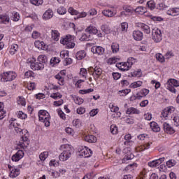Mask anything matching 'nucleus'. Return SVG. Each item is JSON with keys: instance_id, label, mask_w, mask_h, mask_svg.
Instances as JSON below:
<instances>
[{"instance_id": "obj_2", "label": "nucleus", "mask_w": 179, "mask_h": 179, "mask_svg": "<svg viewBox=\"0 0 179 179\" xmlns=\"http://www.w3.org/2000/svg\"><path fill=\"white\" fill-rule=\"evenodd\" d=\"M38 62L32 63L30 66L33 71H41L44 69V64H47V56L39 55L37 59Z\"/></svg>"}, {"instance_id": "obj_32", "label": "nucleus", "mask_w": 179, "mask_h": 179, "mask_svg": "<svg viewBox=\"0 0 179 179\" xmlns=\"http://www.w3.org/2000/svg\"><path fill=\"white\" fill-rule=\"evenodd\" d=\"M147 6L151 10H153L156 8V3L153 0H150L147 2Z\"/></svg>"}, {"instance_id": "obj_13", "label": "nucleus", "mask_w": 179, "mask_h": 179, "mask_svg": "<svg viewBox=\"0 0 179 179\" xmlns=\"http://www.w3.org/2000/svg\"><path fill=\"white\" fill-rule=\"evenodd\" d=\"M24 132L25 134H24L23 137V149H24V148H27V146H29V145L30 144V140H29V138H30V134H29V131L27 130H25Z\"/></svg>"}, {"instance_id": "obj_36", "label": "nucleus", "mask_w": 179, "mask_h": 179, "mask_svg": "<svg viewBox=\"0 0 179 179\" xmlns=\"http://www.w3.org/2000/svg\"><path fill=\"white\" fill-rule=\"evenodd\" d=\"M95 52L99 54V55H103L104 54V48L101 46H98L95 48Z\"/></svg>"}, {"instance_id": "obj_7", "label": "nucleus", "mask_w": 179, "mask_h": 179, "mask_svg": "<svg viewBox=\"0 0 179 179\" xmlns=\"http://www.w3.org/2000/svg\"><path fill=\"white\" fill-rule=\"evenodd\" d=\"M152 40H154L155 43H160V41L163 40V37L162 36V31L158 29H153L152 32Z\"/></svg>"}, {"instance_id": "obj_45", "label": "nucleus", "mask_w": 179, "mask_h": 179, "mask_svg": "<svg viewBox=\"0 0 179 179\" xmlns=\"http://www.w3.org/2000/svg\"><path fill=\"white\" fill-rule=\"evenodd\" d=\"M57 13L59 15H65L66 13V9L64 7H60L57 9Z\"/></svg>"}, {"instance_id": "obj_23", "label": "nucleus", "mask_w": 179, "mask_h": 179, "mask_svg": "<svg viewBox=\"0 0 179 179\" xmlns=\"http://www.w3.org/2000/svg\"><path fill=\"white\" fill-rule=\"evenodd\" d=\"M102 14L106 17H113V16H115L116 13L113 12L111 10H104L102 11Z\"/></svg>"}, {"instance_id": "obj_3", "label": "nucleus", "mask_w": 179, "mask_h": 179, "mask_svg": "<svg viewBox=\"0 0 179 179\" xmlns=\"http://www.w3.org/2000/svg\"><path fill=\"white\" fill-rule=\"evenodd\" d=\"M75 36L72 35H67L65 38L60 41L61 44L66 45V48H75Z\"/></svg>"}, {"instance_id": "obj_38", "label": "nucleus", "mask_w": 179, "mask_h": 179, "mask_svg": "<svg viewBox=\"0 0 179 179\" xmlns=\"http://www.w3.org/2000/svg\"><path fill=\"white\" fill-rule=\"evenodd\" d=\"M32 5H35L36 6H40V5H43V0H29Z\"/></svg>"}, {"instance_id": "obj_58", "label": "nucleus", "mask_w": 179, "mask_h": 179, "mask_svg": "<svg viewBox=\"0 0 179 179\" xmlns=\"http://www.w3.org/2000/svg\"><path fill=\"white\" fill-rule=\"evenodd\" d=\"M38 114L45 115V117H47V115H48V117H50V113H48V112H47V110H39Z\"/></svg>"}, {"instance_id": "obj_27", "label": "nucleus", "mask_w": 179, "mask_h": 179, "mask_svg": "<svg viewBox=\"0 0 179 179\" xmlns=\"http://www.w3.org/2000/svg\"><path fill=\"white\" fill-rule=\"evenodd\" d=\"M111 50H112V52L117 53V52L120 51V45L117 43H112Z\"/></svg>"}, {"instance_id": "obj_10", "label": "nucleus", "mask_w": 179, "mask_h": 179, "mask_svg": "<svg viewBox=\"0 0 179 179\" xmlns=\"http://www.w3.org/2000/svg\"><path fill=\"white\" fill-rule=\"evenodd\" d=\"M163 162H164V157L159 158L158 159L150 162L148 163V166L149 167H152V168L158 167V166H160V164H162Z\"/></svg>"}, {"instance_id": "obj_26", "label": "nucleus", "mask_w": 179, "mask_h": 179, "mask_svg": "<svg viewBox=\"0 0 179 179\" xmlns=\"http://www.w3.org/2000/svg\"><path fill=\"white\" fill-rule=\"evenodd\" d=\"M101 29L104 34H110V33L111 32L110 28L108 27V25L107 24L101 25Z\"/></svg>"}, {"instance_id": "obj_31", "label": "nucleus", "mask_w": 179, "mask_h": 179, "mask_svg": "<svg viewBox=\"0 0 179 179\" xmlns=\"http://www.w3.org/2000/svg\"><path fill=\"white\" fill-rule=\"evenodd\" d=\"M0 23H9V17L8 15H0Z\"/></svg>"}, {"instance_id": "obj_42", "label": "nucleus", "mask_w": 179, "mask_h": 179, "mask_svg": "<svg viewBox=\"0 0 179 179\" xmlns=\"http://www.w3.org/2000/svg\"><path fill=\"white\" fill-rule=\"evenodd\" d=\"M156 59L159 62H164V56L160 53L156 54Z\"/></svg>"}, {"instance_id": "obj_50", "label": "nucleus", "mask_w": 179, "mask_h": 179, "mask_svg": "<svg viewBox=\"0 0 179 179\" xmlns=\"http://www.w3.org/2000/svg\"><path fill=\"white\" fill-rule=\"evenodd\" d=\"M76 104H78V105H80V104H83V99L82 98H79V97H77L75 100H74Z\"/></svg>"}, {"instance_id": "obj_41", "label": "nucleus", "mask_w": 179, "mask_h": 179, "mask_svg": "<svg viewBox=\"0 0 179 179\" xmlns=\"http://www.w3.org/2000/svg\"><path fill=\"white\" fill-rule=\"evenodd\" d=\"M131 92V90H121V91H119L118 92V94L120 96H127V94H128V93H130Z\"/></svg>"}, {"instance_id": "obj_57", "label": "nucleus", "mask_w": 179, "mask_h": 179, "mask_svg": "<svg viewBox=\"0 0 179 179\" xmlns=\"http://www.w3.org/2000/svg\"><path fill=\"white\" fill-rule=\"evenodd\" d=\"M135 99L137 100H141V99H142V97H143V95L142 94V92L140 91L139 92H138L135 96H134Z\"/></svg>"}, {"instance_id": "obj_11", "label": "nucleus", "mask_w": 179, "mask_h": 179, "mask_svg": "<svg viewBox=\"0 0 179 179\" xmlns=\"http://www.w3.org/2000/svg\"><path fill=\"white\" fill-rule=\"evenodd\" d=\"M39 121H41L45 124V127H50V117L48 115L45 116L44 115L38 114Z\"/></svg>"}, {"instance_id": "obj_47", "label": "nucleus", "mask_w": 179, "mask_h": 179, "mask_svg": "<svg viewBox=\"0 0 179 179\" xmlns=\"http://www.w3.org/2000/svg\"><path fill=\"white\" fill-rule=\"evenodd\" d=\"M80 41H89L90 38H89V36L86 35V34H83L82 36L80 38Z\"/></svg>"}, {"instance_id": "obj_59", "label": "nucleus", "mask_w": 179, "mask_h": 179, "mask_svg": "<svg viewBox=\"0 0 179 179\" xmlns=\"http://www.w3.org/2000/svg\"><path fill=\"white\" fill-rule=\"evenodd\" d=\"M144 118L147 121H150V120H152V114H150V113L144 114Z\"/></svg>"}, {"instance_id": "obj_22", "label": "nucleus", "mask_w": 179, "mask_h": 179, "mask_svg": "<svg viewBox=\"0 0 179 179\" xmlns=\"http://www.w3.org/2000/svg\"><path fill=\"white\" fill-rule=\"evenodd\" d=\"M86 33H89V34H97V28L96 27L90 26L87 29H85Z\"/></svg>"}, {"instance_id": "obj_43", "label": "nucleus", "mask_w": 179, "mask_h": 179, "mask_svg": "<svg viewBox=\"0 0 179 179\" xmlns=\"http://www.w3.org/2000/svg\"><path fill=\"white\" fill-rule=\"evenodd\" d=\"M92 92H94V90L92 88H90L88 90H81L79 91V93L80 94H86L87 93H92Z\"/></svg>"}, {"instance_id": "obj_64", "label": "nucleus", "mask_w": 179, "mask_h": 179, "mask_svg": "<svg viewBox=\"0 0 179 179\" xmlns=\"http://www.w3.org/2000/svg\"><path fill=\"white\" fill-rule=\"evenodd\" d=\"M65 65H71L72 64V59L66 57L64 59Z\"/></svg>"}, {"instance_id": "obj_34", "label": "nucleus", "mask_w": 179, "mask_h": 179, "mask_svg": "<svg viewBox=\"0 0 179 179\" xmlns=\"http://www.w3.org/2000/svg\"><path fill=\"white\" fill-rule=\"evenodd\" d=\"M11 19L14 22H17L19 20V19H20V15H19V13H17L16 12H13L12 13Z\"/></svg>"}, {"instance_id": "obj_1", "label": "nucleus", "mask_w": 179, "mask_h": 179, "mask_svg": "<svg viewBox=\"0 0 179 179\" xmlns=\"http://www.w3.org/2000/svg\"><path fill=\"white\" fill-rule=\"evenodd\" d=\"M61 149L63 152L59 156V159L62 162H66V160H68L72 156V146L69 144L62 145H61Z\"/></svg>"}, {"instance_id": "obj_63", "label": "nucleus", "mask_w": 179, "mask_h": 179, "mask_svg": "<svg viewBox=\"0 0 179 179\" xmlns=\"http://www.w3.org/2000/svg\"><path fill=\"white\" fill-rule=\"evenodd\" d=\"M117 59H118L115 58V57L110 58L108 59V63L110 64V65H111L112 64H115V62H117Z\"/></svg>"}, {"instance_id": "obj_9", "label": "nucleus", "mask_w": 179, "mask_h": 179, "mask_svg": "<svg viewBox=\"0 0 179 179\" xmlns=\"http://www.w3.org/2000/svg\"><path fill=\"white\" fill-rule=\"evenodd\" d=\"M90 71H93L92 76L96 78V79H99L101 76V73H103V69L99 66H95L94 68L90 67Z\"/></svg>"}, {"instance_id": "obj_14", "label": "nucleus", "mask_w": 179, "mask_h": 179, "mask_svg": "<svg viewBox=\"0 0 179 179\" xmlns=\"http://www.w3.org/2000/svg\"><path fill=\"white\" fill-rule=\"evenodd\" d=\"M52 16H54V13L52 12V9L49 8L43 13V19L44 20H48L49 19H51Z\"/></svg>"}, {"instance_id": "obj_21", "label": "nucleus", "mask_w": 179, "mask_h": 179, "mask_svg": "<svg viewBox=\"0 0 179 179\" xmlns=\"http://www.w3.org/2000/svg\"><path fill=\"white\" fill-rule=\"evenodd\" d=\"M126 114H128L129 115H130V114H141V111L136 108L131 107L127 108Z\"/></svg>"}, {"instance_id": "obj_56", "label": "nucleus", "mask_w": 179, "mask_h": 179, "mask_svg": "<svg viewBox=\"0 0 179 179\" xmlns=\"http://www.w3.org/2000/svg\"><path fill=\"white\" fill-rule=\"evenodd\" d=\"M36 61V57H31L27 60V64H31V65L32 64H34Z\"/></svg>"}, {"instance_id": "obj_37", "label": "nucleus", "mask_w": 179, "mask_h": 179, "mask_svg": "<svg viewBox=\"0 0 179 179\" xmlns=\"http://www.w3.org/2000/svg\"><path fill=\"white\" fill-rule=\"evenodd\" d=\"M50 97L52 99H54V100H57L58 99L62 98V94H61V93L59 92L53 93L50 95Z\"/></svg>"}, {"instance_id": "obj_15", "label": "nucleus", "mask_w": 179, "mask_h": 179, "mask_svg": "<svg viewBox=\"0 0 179 179\" xmlns=\"http://www.w3.org/2000/svg\"><path fill=\"white\" fill-rule=\"evenodd\" d=\"M23 158V150H18L17 152L12 156L13 162H19L20 159Z\"/></svg>"}, {"instance_id": "obj_20", "label": "nucleus", "mask_w": 179, "mask_h": 179, "mask_svg": "<svg viewBox=\"0 0 179 179\" xmlns=\"http://www.w3.org/2000/svg\"><path fill=\"white\" fill-rule=\"evenodd\" d=\"M19 174H20V171L14 168L10 171L9 176L11 178H16Z\"/></svg>"}, {"instance_id": "obj_17", "label": "nucleus", "mask_w": 179, "mask_h": 179, "mask_svg": "<svg viewBox=\"0 0 179 179\" xmlns=\"http://www.w3.org/2000/svg\"><path fill=\"white\" fill-rule=\"evenodd\" d=\"M84 139L86 142H89V143H95V142H97V138L93 135L86 136Z\"/></svg>"}, {"instance_id": "obj_46", "label": "nucleus", "mask_w": 179, "mask_h": 179, "mask_svg": "<svg viewBox=\"0 0 179 179\" xmlns=\"http://www.w3.org/2000/svg\"><path fill=\"white\" fill-rule=\"evenodd\" d=\"M34 73L32 71H26L24 73V78H29L33 77Z\"/></svg>"}, {"instance_id": "obj_33", "label": "nucleus", "mask_w": 179, "mask_h": 179, "mask_svg": "<svg viewBox=\"0 0 179 179\" xmlns=\"http://www.w3.org/2000/svg\"><path fill=\"white\" fill-rule=\"evenodd\" d=\"M48 157V152H47V151H45V152L41 153L39 155V159L42 162H44V160H45V159H47Z\"/></svg>"}, {"instance_id": "obj_51", "label": "nucleus", "mask_w": 179, "mask_h": 179, "mask_svg": "<svg viewBox=\"0 0 179 179\" xmlns=\"http://www.w3.org/2000/svg\"><path fill=\"white\" fill-rule=\"evenodd\" d=\"M60 60L58 57H53L50 59V64H59Z\"/></svg>"}, {"instance_id": "obj_6", "label": "nucleus", "mask_w": 179, "mask_h": 179, "mask_svg": "<svg viewBox=\"0 0 179 179\" xmlns=\"http://www.w3.org/2000/svg\"><path fill=\"white\" fill-rule=\"evenodd\" d=\"M1 82H12L14 79H16V73L13 71H7L1 74Z\"/></svg>"}, {"instance_id": "obj_35", "label": "nucleus", "mask_w": 179, "mask_h": 179, "mask_svg": "<svg viewBox=\"0 0 179 179\" xmlns=\"http://www.w3.org/2000/svg\"><path fill=\"white\" fill-rule=\"evenodd\" d=\"M110 130L113 135H117V134H118V127L114 124L110 126Z\"/></svg>"}, {"instance_id": "obj_62", "label": "nucleus", "mask_w": 179, "mask_h": 179, "mask_svg": "<svg viewBox=\"0 0 179 179\" xmlns=\"http://www.w3.org/2000/svg\"><path fill=\"white\" fill-rule=\"evenodd\" d=\"M57 113H58L60 118H62V120H65V113H64L62 110H58Z\"/></svg>"}, {"instance_id": "obj_18", "label": "nucleus", "mask_w": 179, "mask_h": 179, "mask_svg": "<svg viewBox=\"0 0 179 179\" xmlns=\"http://www.w3.org/2000/svg\"><path fill=\"white\" fill-rule=\"evenodd\" d=\"M167 15L170 16H178L179 15V8H173L167 11Z\"/></svg>"}, {"instance_id": "obj_53", "label": "nucleus", "mask_w": 179, "mask_h": 179, "mask_svg": "<svg viewBox=\"0 0 179 179\" xmlns=\"http://www.w3.org/2000/svg\"><path fill=\"white\" fill-rule=\"evenodd\" d=\"M112 75L115 80H118V79L121 78V75L120 74V73H113Z\"/></svg>"}, {"instance_id": "obj_16", "label": "nucleus", "mask_w": 179, "mask_h": 179, "mask_svg": "<svg viewBox=\"0 0 179 179\" xmlns=\"http://www.w3.org/2000/svg\"><path fill=\"white\" fill-rule=\"evenodd\" d=\"M164 130L166 134H169L171 135V134H174L176 131H174V129L170 126L168 123H164L163 124Z\"/></svg>"}, {"instance_id": "obj_60", "label": "nucleus", "mask_w": 179, "mask_h": 179, "mask_svg": "<svg viewBox=\"0 0 179 179\" xmlns=\"http://www.w3.org/2000/svg\"><path fill=\"white\" fill-rule=\"evenodd\" d=\"M34 89H36V83H31L28 85V90H34Z\"/></svg>"}, {"instance_id": "obj_12", "label": "nucleus", "mask_w": 179, "mask_h": 179, "mask_svg": "<svg viewBox=\"0 0 179 179\" xmlns=\"http://www.w3.org/2000/svg\"><path fill=\"white\" fill-rule=\"evenodd\" d=\"M133 38H134L136 41H142L143 38V33L139 30L133 31Z\"/></svg>"}, {"instance_id": "obj_28", "label": "nucleus", "mask_w": 179, "mask_h": 179, "mask_svg": "<svg viewBox=\"0 0 179 179\" xmlns=\"http://www.w3.org/2000/svg\"><path fill=\"white\" fill-rule=\"evenodd\" d=\"M81 153L84 155L85 157H90V156L93 155V151L89 148H87L85 150H83Z\"/></svg>"}, {"instance_id": "obj_49", "label": "nucleus", "mask_w": 179, "mask_h": 179, "mask_svg": "<svg viewBox=\"0 0 179 179\" xmlns=\"http://www.w3.org/2000/svg\"><path fill=\"white\" fill-rule=\"evenodd\" d=\"M85 113H86V109H85V108L80 107L77 108V114L82 115V114H85Z\"/></svg>"}, {"instance_id": "obj_48", "label": "nucleus", "mask_w": 179, "mask_h": 179, "mask_svg": "<svg viewBox=\"0 0 179 179\" xmlns=\"http://www.w3.org/2000/svg\"><path fill=\"white\" fill-rule=\"evenodd\" d=\"M80 75H81L83 78H86V75H87V70L86 69H80Z\"/></svg>"}, {"instance_id": "obj_24", "label": "nucleus", "mask_w": 179, "mask_h": 179, "mask_svg": "<svg viewBox=\"0 0 179 179\" xmlns=\"http://www.w3.org/2000/svg\"><path fill=\"white\" fill-rule=\"evenodd\" d=\"M76 57L78 60L83 59L86 57V52L84 50L79 51L76 53Z\"/></svg>"}, {"instance_id": "obj_25", "label": "nucleus", "mask_w": 179, "mask_h": 179, "mask_svg": "<svg viewBox=\"0 0 179 179\" xmlns=\"http://www.w3.org/2000/svg\"><path fill=\"white\" fill-rule=\"evenodd\" d=\"M52 38L55 40V41H58L59 40V33L57 30H52Z\"/></svg>"}, {"instance_id": "obj_29", "label": "nucleus", "mask_w": 179, "mask_h": 179, "mask_svg": "<svg viewBox=\"0 0 179 179\" xmlns=\"http://www.w3.org/2000/svg\"><path fill=\"white\" fill-rule=\"evenodd\" d=\"M141 29H142L143 31L146 33V34H149L150 33V27L145 24H142L141 25Z\"/></svg>"}, {"instance_id": "obj_39", "label": "nucleus", "mask_w": 179, "mask_h": 179, "mask_svg": "<svg viewBox=\"0 0 179 179\" xmlns=\"http://www.w3.org/2000/svg\"><path fill=\"white\" fill-rule=\"evenodd\" d=\"M140 86H142L141 81L134 82L130 85V87H132L133 89H136V87H140Z\"/></svg>"}, {"instance_id": "obj_19", "label": "nucleus", "mask_w": 179, "mask_h": 179, "mask_svg": "<svg viewBox=\"0 0 179 179\" xmlns=\"http://www.w3.org/2000/svg\"><path fill=\"white\" fill-rule=\"evenodd\" d=\"M150 127L154 132H160V127L155 122H150Z\"/></svg>"}, {"instance_id": "obj_61", "label": "nucleus", "mask_w": 179, "mask_h": 179, "mask_svg": "<svg viewBox=\"0 0 179 179\" xmlns=\"http://www.w3.org/2000/svg\"><path fill=\"white\" fill-rule=\"evenodd\" d=\"M38 37H40V34L38 33V31H34L32 33V38H38Z\"/></svg>"}, {"instance_id": "obj_40", "label": "nucleus", "mask_w": 179, "mask_h": 179, "mask_svg": "<svg viewBox=\"0 0 179 179\" xmlns=\"http://www.w3.org/2000/svg\"><path fill=\"white\" fill-rule=\"evenodd\" d=\"M121 30L125 33L128 30V22H122L121 24Z\"/></svg>"}, {"instance_id": "obj_44", "label": "nucleus", "mask_w": 179, "mask_h": 179, "mask_svg": "<svg viewBox=\"0 0 179 179\" xmlns=\"http://www.w3.org/2000/svg\"><path fill=\"white\" fill-rule=\"evenodd\" d=\"M176 162L175 160L171 159L166 162V166L170 169L171 167H173V166H176Z\"/></svg>"}, {"instance_id": "obj_4", "label": "nucleus", "mask_w": 179, "mask_h": 179, "mask_svg": "<svg viewBox=\"0 0 179 179\" xmlns=\"http://www.w3.org/2000/svg\"><path fill=\"white\" fill-rule=\"evenodd\" d=\"M166 89L171 92V93H177V90L174 87H178L179 86V81L176 79H169L166 83Z\"/></svg>"}, {"instance_id": "obj_55", "label": "nucleus", "mask_w": 179, "mask_h": 179, "mask_svg": "<svg viewBox=\"0 0 179 179\" xmlns=\"http://www.w3.org/2000/svg\"><path fill=\"white\" fill-rule=\"evenodd\" d=\"M174 111V107H169L164 109V113H168L169 114H171Z\"/></svg>"}, {"instance_id": "obj_5", "label": "nucleus", "mask_w": 179, "mask_h": 179, "mask_svg": "<svg viewBox=\"0 0 179 179\" xmlns=\"http://www.w3.org/2000/svg\"><path fill=\"white\" fill-rule=\"evenodd\" d=\"M134 64H135V59L134 57H129L127 62L123 63V65H126L124 68H122L121 64H116V66L118 69L122 71V72H125V71H129Z\"/></svg>"}, {"instance_id": "obj_30", "label": "nucleus", "mask_w": 179, "mask_h": 179, "mask_svg": "<svg viewBox=\"0 0 179 179\" xmlns=\"http://www.w3.org/2000/svg\"><path fill=\"white\" fill-rule=\"evenodd\" d=\"M150 143H148L144 144L143 145H141L138 148V150L140 152H143V150H146V149H150Z\"/></svg>"}, {"instance_id": "obj_8", "label": "nucleus", "mask_w": 179, "mask_h": 179, "mask_svg": "<svg viewBox=\"0 0 179 179\" xmlns=\"http://www.w3.org/2000/svg\"><path fill=\"white\" fill-rule=\"evenodd\" d=\"M68 12L71 13V15H78L77 17H75L76 20L80 19V17H86V16L87 15V13H86L85 12H83L79 14V11L73 9V8L72 7H70L69 8Z\"/></svg>"}, {"instance_id": "obj_52", "label": "nucleus", "mask_w": 179, "mask_h": 179, "mask_svg": "<svg viewBox=\"0 0 179 179\" xmlns=\"http://www.w3.org/2000/svg\"><path fill=\"white\" fill-rule=\"evenodd\" d=\"M125 122H126V124H129V125H131L135 122V121L134 120V119L132 117L126 118Z\"/></svg>"}, {"instance_id": "obj_54", "label": "nucleus", "mask_w": 179, "mask_h": 179, "mask_svg": "<svg viewBox=\"0 0 179 179\" xmlns=\"http://www.w3.org/2000/svg\"><path fill=\"white\" fill-rule=\"evenodd\" d=\"M64 104V100L61 99L59 101H54V106L59 107V106H62Z\"/></svg>"}]
</instances>
